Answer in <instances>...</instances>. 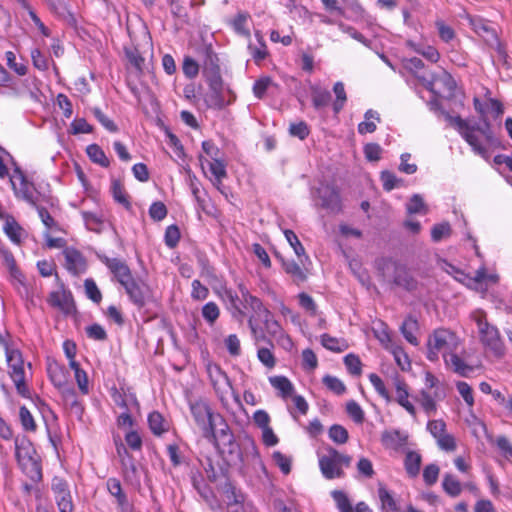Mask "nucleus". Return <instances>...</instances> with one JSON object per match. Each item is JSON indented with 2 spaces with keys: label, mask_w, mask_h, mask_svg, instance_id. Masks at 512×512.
I'll return each instance as SVG.
<instances>
[{
  "label": "nucleus",
  "mask_w": 512,
  "mask_h": 512,
  "mask_svg": "<svg viewBox=\"0 0 512 512\" xmlns=\"http://www.w3.org/2000/svg\"><path fill=\"white\" fill-rule=\"evenodd\" d=\"M470 317L477 326L479 341L485 350L496 357H502L505 352L504 342L498 328L488 322L486 312L476 309Z\"/></svg>",
  "instance_id": "obj_1"
},
{
  "label": "nucleus",
  "mask_w": 512,
  "mask_h": 512,
  "mask_svg": "<svg viewBox=\"0 0 512 512\" xmlns=\"http://www.w3.org/2000/svg\"><path fill=\"white\" fill-rule=\"evenodd\" d=\"M445 120L453 127H455L467 143L472 147L475 153L488 158V152L482 144L477 133H480L487 142L491 141L492 133L489 123L485 122L483 126H471L460 116H452L448 113L445 114Z\"/></svg>",
  "instance_id": "obj_2"
},
{
  "label": "nucleus",
  "mask_w": 512,
  "mask_h": 512,
  "mask_svg": "<svg viewBox=\"0 0 512 512\" xmlns=\"http://www.w3.org/2000/svg\"><path fill=\"white\" fill-rule=\"evenodd\" d=\"M190 411L194 422L201 430L204 438L214 440L216 438L215 428L217 421H223L220 414H215L209 403L203 399L190 402Z\"/></svg>",
  "instance_id": "obj_3"
},
{
  "label": "nucleus",
  "mask_w": 512,
  "mask_h": 512,
  "mask_svg": "<svg viewBox=\"0 0 512 512\" xmlns=\"http://www.w3.org/2000/svg\"><path fill=\"white\" fill-rule=\"evenodd\" d=\"M459 347L458 337L447 329L435 330L428 339L427 357L431 361H436L442 354L445 359L452 352H456Z\"/></svg>",
  "instance_id": "obj_4"
},
{
  "label": "nucleus",
  "mask_w": 512,
  "mask_h": 512,
  "mask_svg": "<svg viewBox=\"0 0 512 512\" xmlns=\"http://www.w3.org/2000/svg\"><path fill=\"white\" fill-rule=\"evenodd\" d=\"M15 455L23 471L31 479L40 477V468L36 459V452L32 443L25 439H16Z\"/></svg>",
  "instance_id": "obj_5"
},
{
  "label": "nucleus",
  "mask_w": 512,
  "mask_h": 512,
  "mask_svg": "<svg viewBox=\"0 0 512 512\" xmlns=\"http://www.w3.org/2000/svg\"><path fill=\"white\" fill-rule=\"evenodd\" d=\"M453 277L458 282L466 285L470 289L485 292L490 285L498 282V275L494 273H487L485 268H480L476 271L474 276H470L455 267H451Z\"/></svg>",
  "instance_id": "obj_6"
},
{
  "label": "nucleus",
  "mask_w": 512,
  "mask_h": 512,
  "mask_svg": "<svg viewBox=\"0 0 512 512\" xmlns=\"http://www.w3.org/2000/svg\"><path fill=\"white\" fill-rule=\"evenodd\" d=\"M5 354L9 367L10 377L13 380L18 393L25 396L28 390L26 385L25 368L22 355L18 350L10 349L8 346L5 347Z\"/></svg>",
  "instance_id": "obj_7"
},
{
  "label": "nucleus",
  "mask_w": 512,
  "mask_h": 512,
  "mask_svg": "<svg viewBox=\"0 0 512 512\" xmlns=\"http://www.w3.org/2000/svg\"><path fill=\"white\" fill-rule=\"evenodd\" d=\"M384 280L407 290L414 288V281L409 276L406 268L392 260H384L380 266Z\"/></svg>",
  "instance_id": "obj_8"
},
{
  "label": "nucleus",
  "mask_w": 512,
  "mask_h": 512,
  "mask_svg": "<svg viewBox=\"0 0 512 512\" xmlns=\"http://www.w3.org/2000/svg\"><path fill=\"white\" fill-rule=\"evenodd\" d=\"M469 22L474 31L483 37V39L496 50L499 60L507 64V52L503 44L499 41L496 31L491 28L482 18L469 17Z\"/></svg>",
  "instance_id": "obj_9"
},
{
  "label": "nucleus",
  "mask_w": 512,
  "mask_h": 512,
  "mask_svg": "<svg viewBox=\"0 0 512 512\" xmlns=\"http://www.w3.org/2000/svg\"><path fill=\"white\" fill-rule=\"evenodd\" d=\"M10 182L17 198L26 201L33 207H36L37 196L34 185L26 179V176L19 168H15L13 171Z\"/></svg>",
  "instance_id": "obj_10"
},
{
  "label": "nucleus",
  "mask_w": 512,
  "mask_h": 512,
  "mask_svg": "<svg viewBox=\"0 0 512 512\" xmlns=\"http://www.w3.org/2000/svg\"><path fill=\"white\" fill-rule=\"evenodd\" d=\"M47 302L50 306L59 309L65 314H70L75 309L72 294L65 289L62 282H58L57 290L49 293Z\"/></svg>",
  "instance_id": "obj_11"
},
{
  "label": "nucleus",
  "mask_w": 512,
  "mask_h": 512,
  "mask_svg": "<svg viewBox=\"0 0 512 512\" xmlns=\"http://www.w3.org/2000/svg\"><path fill=\"white\" fill-rule=\"evenodd\" d=\"M52 491L60 512H73V503L67 483L55 477L52 481Z\"/></svg>",
  "instance_id": "obj_12"
},
{
  "label": "nucleus",
  "mask_w": 512,
  "mask_h": 512,
  "mask_svg": "<svg viewBox=\"0 0 512 512\" xmlns=\"http://www.w3.org/2000/svg\"><path fill=\"white\" fill-rule=\"evenodd\" d=\"M445 397V391H430L422 389L416 400L421 405L427 416L434 415L437 411V401Z\"/></svg>",
  "instance_id": "obj_13"
},
{
  "label": "nucleus",
  "mask_w": 512,
  "mask_h": 512,
  "mask_svg": "<svg viewBox=\"0 0 512 512\" xmlns=\"http://www.w3.org/2000/svg\"><path fill=\"white\" fill-rule=\"evenodd\" d=\"M319 466L323 476L327 479L340 478L344 475L342 468L332 453L331 448L327 454L319 459Z\"/></svg>",
  "instance_id": "obj_14"
},
{
  "label": "nucleus",
  "mask_w": 512,
  "mask_h": 512,
  "mask_svg": "<svg viewBox=\"0 0 512 512\" xmlns=\"http://www.w3.org/2000/svg\"><path fill=\"white\" fill-rule=\"evenodd\" d=\"M48 372L53 384L60 390H62L63 394L69 398H74L75 393L74 390L67 386V372L57 363L50 364L48 366Z\"/></svg>",
  "instance_id": "obj_15"
},
{
  "label": "nucleus",
  "mask_w": 512,
  "mask_h": 512,
  "mask_svg": "<svg viewBox=\"0 0 512 512\" xmlns=\"http://www.w3.org/2000/svg\"><path fill=\"white\" fill-rule=\"evenodd\" d=\"M238 289L241 294L240 302L244 309L250 308L258 316L269 314V310L264 307L262 301L256 296H253L243 283L238 284Z\"/></svg>",
  "instance_id": "obj_16"
},
{
  "label": "nucleus",
  "mask_w": 512,
  "mask_h": 512,
  "mask_svg": "<svg viewBox=\"0 0 512 512\" xmlns=\"http://www.w3.org/2000/svg\"><path fill=\"white\" fill-rule=\"evenodd\" d=\"M103 262L122 286L133 279L129 267L122 260L105 257Z\"/></svg>",
  "instance_id": "obj_17"
},
{
  "label": "nucleus",
  "mask_w": 512,
  "mask_h": 512,
  "mask_svg": "<svg viewBox=\"0 0 512 512\" xmlns=\"http://www.w3.org/2000/svg\"><path fill=\"white\" fill-rule=\"evenodd\" d=\"M65 266L73 274H80L86 270V261L76 249L68 248L64 251Z\"/></svg>",
  "instance_id": "obj_18"
},
{
  "label": "nucleus",
  "mask_w": 512,
  "mask_h": 512,
  "mask_svg": "<svg viewBox=\"0 0 512 512\" xmlns=\"http://www.w3.org/2000/svg\"><path fill=\"white\" fill-rule=\"evenodd\" d=\"M107 487L111 495L116 497L117 503L121 509V512H131L130 504L125 496V494L122 492L121 483L116 478H110L107 481Z\"/></svg>",
  "instance_id": "obj_19"
},
{
  "label": "nucleus",
  "mask_w": 512,
  "mask_h": 512,
  "mask_svg": "<svg viewBox=\"0 0 512 512\" xmlns=\"http://www.w3.org/2000/svg\"><path fill=\"white\" fill-rule=\"evenodd\" d=\"M257 44L249 43L248 50L256 63H260L268 56V50L264 41L263 35L260 31L255 32Z\"/></svg>",
  "instance_id": "obj_20"
},
{
  "label": "nucleus",
  "mask_w": 512,
  "mask_h": 512,
  "mask_svg": "<svg viewBox=\"0 0 512 512\" xmlns=\"http://www.w3.org/2000/svg\"><path fill=\"white\" fill-rule=\"evenodd\" d=\"M222 299L227 305V308L231 310L234 317L241 319L244 317L245 312L239 305V301L241 300L237 293L233 292L231 289H225L222 294Z\"/></svg>",
  "instance_id": "obj_21"
},
{
  "label": "nucleus",
  "mask_w": 512,
  "mask_h": 512,
  "mask_svg": "<svg viewBox=\"0 0 512 512\" xmlns=\"http://www.w3.org/2000/svg\"><path fill=\"white\" fill-rule=\"evenodd\" d=\"M408 439L407 434L399 430L385 431L382 434L383 444L392 449H398L406 444Z\"/></svg>",
  "instance_id": "obj_22"
},
{
  "label": "nucleus",
  "mask_w": 512,
  "mask_h": 512,
  "mask_svg": "<svg viewBox=\"0 0 512 512\" xmlns=\"http://www.w3.org/2000/svg\"><path fill=\"white\" fill-rule=\"evenodd\" d=\"M446 365L461 376L467 377L473 372V367L466 364L455 352L444 359Z\"/></svg>",
  "instance_id": "obj_23"
},
{
  "label": "nucleus",
  "mask_w": 512,
  "mask_h": 512,
  "mask_svg": "<svg viewBox=\"0 0 512 512\" xmlns=\"http://www.w3.org/2000/svg\"><path fill=\"white\" fill-rule=\"evenodd\" d=\"M409 393L407 385L403 381L396 382V400L410 415H416L414 405L408 400Z\"/></svg>",
  "instance_id": "obj_24"
},
{
  "label": "nucleus",
  "mask_w": 512,
  "mask_h": 512,
  "mask_svg": "<svg viewBox=\"0 0 512 512\" xmlns=\"http://www.w3.org/2000/svg\"><path fill=\"white\" fill-rule=\"evenodd\" d=\"M437 83H441L444 89L448 92H453L456 88V82L453 77L446 71H442L439 74L433 75L430 81H427V88L434 92V86Z\"/></svg>",
  "instance_id": "obj_25"
},
{
  "label": "nucleus",
  "mask_w": 512,
  "mask_h": 512,
  "mask_svg": "<svg viewBox=\"0 0 512 512\" xmlns=\"http://www.w3.org/2000/svg\"><path fill=\"white\" fill-rule=\"evenodd\" d=\"M269 382L273 388L279 391V395L286 399L294 392V386L291 381L285 376H272L269 377Z\"/></svg>",
  "instance_id": "obj_26"
},
{
  "label": "nucleus",
  "mask_w": 512,
  "mask_h": 512,
  "mask_svg": "<svg viewBox=\"0 0 512 512\" xmlns=\"http://www.w3.org/2000/svg\"><path fill=\"white\" fill-rule=\"evenodd\" d=\"M129 295L130 299L138 306H143L145 303L144 286L137 283L134 279L130 280L123 286Z\"/></svg>",
  "instance_id": "obj_27"
},
{
  "label": "nucleus",
  "mask_w": 512,
  "mask_h": 512,
  "mask_svg": "<svg viewBox=\"0 0 512 512\" xmlns=\"http://www.w3.org/2000/svg\"><path fill=\"white\" fill-rule=\"evenodd\" d=\"M311 97L313 106L316 109H322L329 105L331 101V94L328 90L321 88L320 86H311Z\"/></svg>",
  "instance_id": "obj_28"
},
{
  "label": "nucleus",
  "mask_w": 512,
  "mask_h": 512,
  "mask_svg": "<svg viewBox=\"0 0 512 512\" xmlns=\"http://www.w3.org/2000/svg\"><path fill=\"white\" fill-rule=\"evenodd\" d=\"M322 203L321 205L330 210L331 212H338L340 211L341 204H340V196L339 194L331 189H325L322 191L321 195Z\"/></svg>",
  "instance_id": "obj_29"
},
{
  "label": "nucleus",
  "mask_w": 512,
  "mask_h": 512,
  "mask_svg": "<svg viewBox=\"0 0 512 512\" xmlns=\"http://www.w3.org/2000/svg\"><path fill=\"white\" fill-rule=\"evenodd\" d=\"M321 344L332 352H343L348 349V343L342 338L332 337L329 334L321 335Z\"/></svg>",
  "instance_id": "obj_30"
},
{
  "label": "nucleus",
  "mask_w": 512,
  "mask_h": 512,
  "mask_svg": "<svg viewBox=\"0 0 512 512\" xmlns=\"http://www.w3.org/2000/svg\"><path fill=\"white\" fill-rule=\"evenodd\" d=\"M208 164L210 172L214 176L213 184L219 189V185L222 183V180L227 176L226 165L219 158H214Z\"/></svg>",
  "instance_id": "obj_31"
},
{
  "label": "nucleus",
  "mask_w": 512,
  "mask_h": 512,
  "mask_svg": "<svg viewBox=\"0 0 512 512\" xmlns=\"http://www.w3.org/2000/svg\"><path fill=\"white\" fill-rule=\"evenodd\" d=\"M373 120L380 122V117L376 111L370 109L365 113V121L359 123L358 132L360 134L373 133L377 127L376 122Z\"/></svg>",
  "instance_id": "obj_32"
},
{
  "label": "nucleus",
  "mask_w": 512,
  "mask_h": 512,
  "mask_svg": "<svg viewBox=\"0 0 512 512\" xmlns=\"http://www.w3.org/2000/svg\"><path fill=\"white\" fill-rule=\"evenodd\" d=\"M285 237L291 247L293 248L295 254L299 257V261L302 265L305 264V261H308V256L305 255V249L301 242L299 241L297 235L292 230H285L284 231Z\"/></svg>",
  "instance_id": "obj_33"
},
{
  "label": "nucleus",
  "mask_w": 512,
  "mask_h": 512,
  "mask_svg": "<svg viewBox=\"0 0 512 512\" xmlns=\"http://www.w3.org/2000/svg\"><path fill=\"white\" fill-rule=\"evenodd\" d=\"M421 465V455L414 451H409L405 457V469L410 477H416L419 474Z\"/></svg>",
  "instance_id": "obj_34"
},
{
  "label": "nucleus",
  "mask_w": 512,
  "mask_h": 512,
  "mask_svg": "<svg viewBox=\"0 0 512 512\" xmlns=\"http://www.w3.org/2000/svg\"><path fill=\"white\" fill-rule=\"evenodd\" d=\"M148 423L155 435H161L168 430V424L159 412H152L148 416Z\"/></svg>",
  "instance_id": "obj_35"
},
{
  "label": "nucleus",
  "mask_w": 512,
  "mask_h": 512,
  "mask_svg": "<svg viewBox=\"0 0 512 512\" xmlns=\"http://www.w3.org/2000/svg\"><path fill=\"white\" fill-rule=\"evenodd\" d=\"M417 326V321L412 317L406 318L401 325V332L403 336L409 343L413 345L418 344V340L414 335V332L417 330Z\"/></svg>",
  "instance_id": "obj_36"
},
{
  "label": "nucleus",
  "mask_w": 512,
  "mask_h": 512,
  "mask_svg": "<svg viewBox=\"0 0 512 512\" xmlns=\"http://www.w3.org/2000/svg\"><path fill=\"white\" fill-rule=\"evenodd\" d=\"M407 45L414 49L415 52L421 54L423 57L433 63L437 62L440 58L438 51L432 46H423L420 44H415L412 41H408Z\"/></svg>",
  "instance_id": "obj_37"
},
{
  "label": "nucleus",
  "mask_w": 512,
  "mask_h": 512,
  "mask_svg": "<svg viewBox=\"0 0 512 512\" xmlns=\"http://www.w3.org/2000/svg\"><path fill=\"white\" fill-rule=\"evenodd\" d=\"M205 102L208 107L214 109H221L229 103L224 99L223 90H210L205 95Z\"/></svg>",
  "instance_id": "obj_38"
},
{
  "label": "nucleus",
  "mask_w": 512,
  "mask_h": 512,
  "mask_svg": "<svg viewBox=\"0 0 512 512\" xmlns=\"http://www.w3.org/2000/svg\"><path fill=\"white\" fill-rule=\"evenodd\" d=\"M331 496L340 512H353L352 504L348 496L341 490H334Z\"/></svg>",
  "instance_id": "obj_39"
},
{
  "label": "nucleus",
  "mask_w": 512,
  "mask_h": 512,
  "mask_svg": "<svg viewBox=\"0 0 512 512\" xmlns=\"http://www.w3.org/2000/svg\"><path fill=\"white\" fill-rule=\"evenodd\" d=\"M86 151H87L89 158L93 162H95L103 167H107L109 165V160L107 159L104 151L98 145L91 144L87 147Z\"/></svg>",
  "instance_id": "obj_40"
},
{
  "label": "nucleus",
  "mask_w": 512,
  "mask_h": 512,
  "mask_svg": "<svg viewBox=\"0 0 512 512\" xmlns=\"http://www.w3.org/2000/svg\"><path fill=\"white\" fill-rule=\"evenodd\" d=\"M4 231L13 242H15V243L20 242L22 229L13 217L9 216L6 218V221L4 224Z\"/></svg>",
  "instance_id": "obj_41"
},
{
  "label": "nucleus",
  "mask_w": 512,
  "mask_h": 512,
  "mask_svg": "<svg viewBox=\"0 0 512 512\" xmlns=\"http://www.w3.org/2000/svg\"><path fill=\"white\" fill-rule=\"evenodd\" d=\"M378 496L381 502V508L385 511H396L397 505L390 494V492L385 487H379L378 489Z\"/></svg>",
  "instance_id": "obj_42"
},
{
  "label": "nucleus",
  "mask_w": 512,
  "mask_h": 512,
  "mask_svg": "<svg viewBox=\"0 0 512 512\" xmlns=\"http://www.w3.org/2000/svg\"><path fill=\"white\" fill-rule=\"evenodd\" d=\"M333 91L336 95V100L333 103V110L335 113H339L347 100L344 84L342 82H336Z\"/></svg>",
  "instance_id": "obj_43"
},
{
  "label": "nucleus",
  "mask_w": 512,
  "mask_h": 512,
  "mask_svg": "<svg viewBox=\"0 0 512 512\" xmlns=\"http://www.w3.org/2000/svg\"><path fill=\"white\" fill-rule=\"evenodd\" d=\"M248 14L238 13L232 21V26L235 32L239 35H243L247 38L250 37V32L247 29Z\"/></svg>",
  "instance_id": "obj_44"
},
{
  "label": "nucleus",
  "mask_w": 512,
  "mask_h": 512,
  "mask_svg": "<svg viewBox=\"0 0 512 512\" xmlns=\"http://www.w3.org/2000/svg\"><path fill=\"white\" fill-rule=\"evenodd\" d=\"M442 485L445 492L450 496L456 497L461 493L460 482L450 474L445 475Z\"/></svg>",
  "instance_id": "obj_45"
},
{
  "label": "nucleus",
  "mask_w": 512,
  "mask_h": 512,
  "mask_svg": "<svg viewBox=\"0 0 512 512\" xmlns=\"http://www.w3.org/2000/svg\"><path fill=\"white\" fill-rule=\"evenodd\" d=\"M82 217L85 222L86 227L95 232H99L102 227V219L95 213L83 211Z\"/></svg>",
  "instance_id": "obj_46"
},
{
  "label": "nucleus",
  "mask_w": 512,
  "mask_h": 512,
  "mask_svg": "<svg viewBox=\"0 0 512 512\" xmlns=\"http://www.w3.org/2000/svg\"><path fill=\"white\" fill-rule=\"evenodd\" d=\"M330 439L337 444H344L348 440V431L341 425H332L329 429Z\"/></svg>",
  "instance_id": "obj_47"
},
{
  "label": "nucleus",
  "mask_w": 512,
  "mask_h": 512,
  "mask_svg": "<svg viewBox=\"0 0 512 512\" xmlns=\"http://www.w3.org/2000/svg\"><path fill=\"white\" fill-rule=\"evenodd\" d=\"M260 317L263 318L265 330L270 336L276 337L282 334V328L280 324L278 323V321L273 319L270 311L268 315H261Z\"/></svg>",
  "instance_id": "obj_48"
},
{
  "label": "nucleus",
  "mask_w": 512,
  "mask_h": 512,
  "mask_svg": "<svg viewBox=\"0 0 512 512\" xmlns=\"http://www.w3.org/2000/svg\"><path fill=\"white\" fill-rule=\"evenodd\" d=\"M406 209L410 214L427 213V207L423 201V198L418 194L412 196L409 203L407 204Z\"/></svg>",
  "instance_id": "obj_49"
},
{
  "label": "nucleus",
  "mask_w": 512,
  "mask_h": 512,
  "mask_svg": "<svg viewBox=\"0 0 512 512\" xmlns=\"http://www.w3.org/2000/svg\"><path fill=\"white\" fill-rule=\"evenodd\" d=\"M112 193L114 199L122 204L126 209H130L131 204L128 200L126 192L119 181H114L112 184Z\"/></svg>",
  "instance_id": "obj_50"
},
{
  "label": "nucleus",
  "mask_w": 512,
  "mask_h": 512,
  "mask_svg": "<svg viewBox=\"0 0 512 512\" xmlns=\"http://www.w3.org/2000/svg\"><path fill=\"white\" fill-rule=\"evenodd\" d=\"M219 315V307L214 302H208L202 308V316L209 324H213Z\"/></svg>",
  "instance_id": "obj_51"
},
{
  "label": "nucleus",
  "mask_w": 512,
  "mask_h": 512,
  "mask_svg": "<svg viewBox=\"0 0 512 512\" xmlns=\"http://www.w3.org/2000/svg\"><path fill=\"white\" fill-rule=\"evenodd\" d=\"M346 412L354 420V422L358 424L363 423L364 411L356 401L350 400L349 402H347Z\"/></svg>",
  "instance_id": "obj_52"
},
{
  "label": "nucleus",
  "mask_w": 512,
  "mask_h": 512,
  "mask_svg": "<svg viewBox=\"0 0 512 512\" xmlns=\"http://www.w3.org/2000/svg\"><path fill=\"white\" fill-rule=\"evenodd\" d=\"M286 273L290 274L295 281L303 282L306 279V275L303 269L294 261L285 262L283 264Z\"/></svg>",
  "instance_id": "obj_53"
},
{
  "label": "nucleus",
  "mask_w": 512,
  "mask_h": 512,
  "mask_svg": "<svg viewBox=\"0 0 512 512\" xmlns=\"http://www.w3.org/2000/svg\"><path fill=\"white\" fill-rule=\"evenodd\" d=\"M323 383L326 387L337 395H341L345 392L346 388L344 383L337 377L326 375L323 378Z\"/></svg>",
  "instance_id": "obj_54"
},
{
  "label": "nucleus",
  "mask_w": 512,
  "mask_h": 512,
  "mask_svg": "<svg viewBox=\"0 0 512 512\" xmlns=\"http://www.w3.org/2000/svg\"><path fill=\"white\" fill-rule=\"evenodd\" d=\"M380 178L384 189L387 191L399 187L402 183L401 179L397 178V176L390 171H383Z\"/></svg>",
  "instance_id": "obj_55"
},
{
  "label": "nucleus",
  "mask_w": 512,
  "mask_h": 512,
  "mask_svg": "<svg viewBox=\"0 0 512 512\" xmlns=\"http://www.w3.org/2000/svg\"><path fill=\"white\" fill-rule=\"evenodd\" d=\"M257 357L258 360L268 369H273L276 365V358L268 348H259Z\"/></svg>",
  "instance_id": "obj_56"
},
{
  "label": "nucleus",
  "mask_w": 512,
  "mask_h": 512,
  "mask_svg": "<svg viewBox=\"0 0 512 512\" xmlns=\"http://www.w3.org/2000/svg\"><path fill=\"white\" fill-rule=\"evenodd\" d=\"M450 234L451 227L448 223L437 224L431 230V237L435 242H439L442 239L449 237Z\"/></svg>",
  "instance_id": "obj_57"
},
{
  "label": "nucleus",
  "mask_w": 512,
  "mask_h": 512,
  "mask_svg": "<svg viewBox=\"0 0 512 512\" xmlns=\"http://www.w3.org/2000/svg\"><path fill=\"white\" fill-rule=\"evenodd\" d=\"M344 363L348 371L353 375H360L362 372V365L359 357L355 354H348L344 358Z\"/></svg>",
  "instance_id": "obj_58"
},
{
  "label": "nucleus",
  "mask_w": 512,
  "mask_h": 512,
  "mask_svg": "<svg viewBox=\"0 0 512 512\" xmlns=\"http://www.w3.org/2000/svg\"><path fill=\"white\" fill-rule=\"evenodd\" d=\"M7 65L14 70L18 75L23 76L27 73V66L20 62L16 61V56L12 51H7L5 53Z\"/></svg>",
  "instance_id": "obj_59"
},
{
  "label": "nucleus",
  "mask_w": 512,
  "mask_h": 512,
  "mask_svg": "<svg viewBox=\"0 0 512 512\" xmlns=\"http://www.w3.org/2000/svg\"><path fill=\"white\" fill-rule=\"evenodd\" d=\"M149 215L155 221H161L167 216V208L161 201H156L149 208Z\"/></svg>",
  "instance_id": "obj_60"
},
{
  "label": "nucleus",
  "mask_w": 512,
  "mask_h": 512,
  "mask_svg": "<svg viewBox=\"0 0 512 512\" xmlns=\"http://www.w3.org/2000/svg\"><path fill=\"white\" fill-rule=\"evenodd\" d=\"M86 295L95 303H99L102 299V294L98 289L96 283L92 279H86L84 282Z\"/></svg>",
  "instance_id": "obj_61"
},
{
  "label": "nucleus",
  "mask_w": 512,
  "mask_h": 512,
  "mask_svg": "<svg viewBox=\"0 0 512 512\" xmlns=\"http://www.w3.org/2000/svg\"><path fill=\"white\" fill-rule=\"evenodd\" d=\"M272 84V79L270 77H261L256 80L253 85V93L258 98L261 99L264 97L267 89Z\"/></svg>",
  "instance_id": "obj_62"
},
{
  "label": "nucleus",
  "mask_w": 512,
  "mask_h": 512,
  "mask_svg": "<svg viewBox=\"0 0 512 512\" xmlns=\"http://www.w3.org/2000/svg\"><path fill=\"white\" fill-rule=\"evenodd\" d=\"M273 461L281 469L284 474H289L291 471V459L279 451H275L272 455Z\"/></svg>",
  "instance_id": "obj_63"
},
{
  "label": "nucleus",
  "mask_w": 512,
  "mask_h": 512,
  "mask_svg": "<svg viewBox=\"0 0 512 512\" xmlns=\"http://www.w3.org/2000/svg\"><path fill=\"white\" fill-rule=\"evenodd\" d=\"M427 430L437 440L446 433V424L443 420H430L427 424Z\"/></svg>",
  "instance_id": "obj_64"
}]
</instances>
